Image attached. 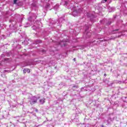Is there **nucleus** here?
<instances>
[{"label": "nucleus", "instance_id": "7", "mask_svg": "<svg viewBox=\"0 0 127 127\" xmlns=\"http://www.w3.org/2000/svg\"><path fill=\"white\" fill-rule=\"evenodd\" d=\"M23 72L25 74L26 73V72H27V70H26V68H25L23 69Z\"/></svg>", "mask_w": 127, "mask_h": 127}, {"label": "nucleus", "instance_id": "11", "mask_svg": "<svg viewBox=\"0 0 127 127\" xmlns=\"http://www.w3.org/2000/svg\"><path fill=\"white\" fill-rule=\"evenodd\" d=\"M104 76H105V77H106L107 76V74L105 73Z\"/></svg>", "mask_w": 127, "mask_h": 127}, {"label": "nucleus", "instance_id": "4", "mask_svg": "<svg viewBox=\"0 0 127 127\" xmlns=\"http://www.w3.org/2000/svg\"><path fill=\"white\" fill-rule=\"evenodd\" d=\"M40 103L42 104H43L44 103H45V101L44 100V99H42L40 100Z\"/></svg>", "mask_w": 127, "mask_h": 127}, {"label": "nucleus", "instance_id": "2", "mask_svg": "<svg viewBox=\"0 0 127 127\" xmlns=\"http://www.w3.org/2000/svg\"><path fill=\"white\" fill-rule=\"evenodd\" d=\"M58 45H61V47H65L67 46V44L66 42L64 41H61V42L58 43Z\"/></svg>", "mask_w": 127, "mask_h": 127}, {"label": "nucleus", "instance_id": "16", "mask_svg": "<svg viewBox=\"0 0 127 127\" xmlns=\"http://www.w3.org/2000/svg\"><path fill=\"white\" fill-rule=\"evenodd\" d=\"M102 127H104V126H102Z\"/></svg>", "mask_w": 127, "mask_h": 127}, {"label": "nucleus", "instance_id": "3", "mask_svg": "<svg viewBox=\"0 0 127 127\" xmlns=\"http://www.w3.org/2000/svg\"><path fill=\"white\" fill-rule=\"evenodd\" d=\"M119 29H115V30H112V34H115V33H118V31H119Z\"/></svg>", "mask_w": 127, "mask_h": 127}, {"label": "nucleus", "instance_id": "14", "mask_svg": "<svg viewBox=\"0 0 127 127\" xmlns=\"http://www.w3.org/2000/svg\"><path fill=\"white\" fill-rule=\"evenodd\" d=\"M126 54V55H127V53H126V54Z\"/></svg>", "mask_w": 127, "mask_h": 127}, {"label": "nucleus", "instance_id": "6", "mask_svg": "<svg viewBox=\"0 0 127 127\" xmlns=\"http://www.w3.org/2000/svg\"><path fill=\"white\" fill-rule=\"evenodd\" d=\"M27 73H30V69L28 68H26Z\"/></svg>", "mask_w": 127, "mask_h": 127}, {"label": "nucleus", "instance_id": "9", "mask_svg": "<svg viewBox=\"0 0 127 127\" xmlns=\"http://www.w3.org/2000/svg\"><path fill=\"white\" fill-rule=\"evenodd\" d=\"M16 1H17V0H14V1H13L14 3L16 4Z\"/></svg>", "mask_w": 127, "mask_h": 127}, {"label": "nucleus", "instance_id": "17", "mask_svg": "<svg viewBox=\"0 0 127 127\" xmlns=\"http://www.w3.org/2000/svg\"><path fill=\"white\" fill-rule=\"evenodd\" d=\"M102 127H104V126H102Z\"/></svg>", "mask_w": 127, "mask_h": 127}, {"label": "nucleus", "instance_id": "13", "mask_svg": "<svg viewBox=\"0 0 127 127\" xmlns=\"http://www.w3.org/2000/svg\"><path fill=\"white\" fill-rule=\"evenodd\" d=\"M105 1H107V0H104Z\"/></svg>", "mask_w": 127, "mask_h": 127}, {"label": "nucleus", "instance_id": "5", "mask_svg": "<svg viewBox=\"0 0 127 127\" xmlns=\"http://www.w3.org/2000/svg\"><path fill=\"white\" fill-rule=\"evenodd\" d=\"M124 103H127V101L124 100V99H127V97H122L121 98Z\"/></svg>", "mask_w": 127, "mask_h": 127}, {"label": "nucleus", "instance_id": "8", "mask_svg": "<svg viewBox=\"0 0 127 127\" xmlns=\"http://www.w3.org/2000/svg\"><path fill=\"white\" fill-rule=\"evenodd\" d=\"M113 18H114V19H116L117 18V15H114L113 16Z\"/></svg>", "mask_w": 127, "mask_h": 127}, {"label": "nucleus", "instance_id": "10", "mask_svg": "<svg viewBox=\"0 0 127 127\" xmlns=\"http://www.w3.org/2000/svg\"><path fill=\"white\" fill-rule=\"evenodd\" d=\"M35 112H36L37 113V112H38V109H35Z\"/></svg>", "mask_w": 127, "mask_h": 127}, {"label": "nucleus", "instance_id": "15", "mask_svg": "<svg viewBox=\"0 0 127 127\" xmlns=\"http://www.w3.org/2000/svg\"><path fill=\"white\" fill-rule=\"evenodd\" d=\"M75 12V11H74L73 12V13H74Z\"/></svg>", "mask_w": 127, "mask_h": 127}, {"label": "nucleus", "instance_id": "1", "mask_svg": "<svg viewBox=\"0 0 127 127\" xmlns=\"http://www.w3.org/2000/svg\"><path fill=\"white\" fill-rule=\"evenodd\" d=\"M36 103H37V98L36 97H33L30 102V105H34L35 104H36Z\"/></svg>", "mask_w": 127, "mask_h": 127}, {"label": "nucleus", "instance_id": "12", "mask_svg": "<svg viewBox=\"0 0 127 127\" xmlns=\"http://www.w3.org/2000/svg\"><path fill=\"white\" fill-rule=\"evenodd\" d=\"M73 61H76V59L74 58V59H73Z\"/></svg>", "mask_w": 127, "mask_h": 127}]
</instances>
